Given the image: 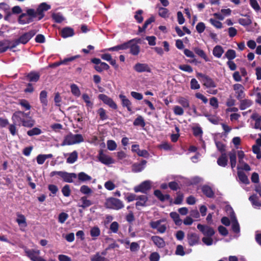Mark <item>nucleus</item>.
<instances>
[{
  "instance_id": "nucleus-16",
  "label": "nucleus",
  "mask_w": 261,
  "mask_h": 261,
  "mask_svg": "<svg viewBox=\"0 0 261 261\" xmlns=\"http://www.w3.org/2000/svg\"><path fill=\"white\" fill-rule=\"evenodd\" d=\"M81 57L80 55H76L74 56H72L71 57L65 58L64 60H61L59 62H55L49 65V67L51 68H55L57 67L62 64H67L68 62H72L75 60L76 59L79 58Z\"/></svg>"
},
{
  "instance_id": "nucleus-12",
  "label": "nucleus",
  "mask_w": 261,
  "mask_h": 261,
  "mask_svg": "<svg viewBox=\"0 0 261 261\" xmlns=\"http://www.w3.org/2000/svg\"><path fill=\"white\" fill-rule=\"evenodd\" d=\"M233 89L235 91L236 96L238 100H241L245 96L244 87L240 84H235L233 85Z\"/></svg>"
},
{
  "instance_id": "nucleus-3",
  "label": "nucleus",
  "mask_w": 261,
  "mask_h": 261,
  "mask_svg": "<svg viewBox=\"0 0 261 261\" xmlns=\"http://www.w3.org/2000/svg\"><path fill=\"white\" fill-rule=\"evenodd\" d=\"M50 8L49 5L46 3H42L38 6L36 11L33 9H29L27 10V12L29 16L33 18L38 17V20H40L44 17V12L49 10Z\"/></svg>"
},
{
  "instance_id": "nucleus-35",
  "label": "nucleus",
  "mask_w": 261,
  "mask_h": 261,
  "mask_svg": "<svg viewBox=\"0 0 261 261\" xmlns=\"http://www.w3.org/2000/svg\"><path fill=\"white\" fill-rule=\"evenodd\" d=\"M228 156L230 159L231 167L232 169H233L236 167L237 163L236 151L234 150H232L231 151L229 152L228 153Z\"/></svg>"
},
{
  "instance_id": "nucleus-56",
  "label": "nucleus",
  "mask_w": 261,
  "mask_h": 261,
  "mask_svg": "<svg viewBox=\"0 0 261 261\" xmlns=\"http://www.w3.org/2000/svg\"><path fill=\"white\" fill-rule=\"evenodd\" d=\"M62 193L65 197H69L71 194V190L70 186L68 185H65L62 189Z\"/></svg>"
},
{
  "instance_id": "nucleus-23",
  "label": "nucleus",
  "mask_w": 261,
  "mask_h": 261,
  "mask_svg": "<svg viewBox=\"0 0 261 261\" xmlns=\"http://www.w3.org/2000/svg\"><path fill=\"white\" fill-rule=\"evenodd\" d=\"M201 189L203 194L207 197L210 198L214 197L215 193L210 186L204 185L202 186Z\"/></svg>"
},
{
  "instance_id": "nucleus-4",
  "label": "nucleus",
  "mask_w": 261,
  "mask_h": 261,
  "mask_svg": "<svg viewBox=\"0 0 261 261\" xmlns=\"http://www.w3.org/2000/svg\"><path fill=\"white\" fill-rule=\"evenodd\" d=\"M36 33L37 31L36 30H32L23 33L17 39L12 42L11 47L15 48L20 43L27 44L36 35Z\"/></svg>"
},
{
  "instance_id": "nucleus-22",
  "label": "nucleus",
  "mask_w": 261,
  "mask_h": 261,
  "mask_svg": "<svg viewBox=\"0 0 261 261\" xmlns=\"http://www.w3.org/2000/svg\"><path fill=\"white\" fill-rule=\"evenodd\" d=\"M189 245L193 246L198 244L199 241V236L195 233H189L187 236Z\"/></svg>"
},
{
  "instance_id": "nucleus-49",
  "label": "nucleus",
  "mask_w": 261,
  "mask_h": 261,
  "mask_svg": "<svg viewBox=\"0 0 261 261\" xmlns=\"http://www.w3.org/2000/svg\"><path fill=\"white\" fill-rule=\"evenodd\" d=\"M51 17L56 23H61L64 20V17L60 13H53Z\"/></svg>"
},
{
  "instance_id": "nucleus-26",
  "label": "nucleus",
  "mask_w": 261,
  "mask_h": 261,
  "mask_svg": "<svg viewBox=\"0 0 261 261\" xmlns=\"http://www.w3.org/2000/svg\"><path fill=\"white\" fill-rule=\"evenodd\" d=\"M62 178L64 181L71 183L73 182V179L77 178V175L74 173H68L66 171H64Z\"/></svg>"
},
{
  "instance_id": "nucleus-37",
  "label": "nucleus",
  "mask_w": 261,
  "mask_h": 261,
  "mask_svg": "<svg viewBox=\"0 0 261 261\" xmlns=\"http://www.w3.org/2000/svg\"><path fill=\"white\" fill-rule=\"evenodd\" d=\"M151 240L154 244L160 248L163 247L165 246V241L162 238L159 236H152Z\"/></svg>"
},
{
  "instance_id": "nucleus-28",
  "label": "nucleus",
  "mask_w": 261,
  "mask_h": 261,
  "mask_svg": "<svg viewBox=\"0 0 261 261\" xmlns=\"http://www.w3.org/2000/svg\"><path fill=\"white\" fill-rule=\"evenodd\" d=\"M27 14V12L26 13H22L18 17V22L20 24H24L27 23H29L33 21V18L29 16V17H26Z\"/></svg>"
},
{
  "instance_id": "nucleus-51",
  "label": "nucleus",
  "mask_w": 261,
  "mask_h": 261,
  "mask_svg": "<svg viewBox=\"0 0 261 261\" xmlns=\"http://www.w3.org/2000/svg\"><path fill=\"white\" fill-rule=\"evenodd\" d=\"M225 57L228 59V61H231L236 57V51L233 49H228L225 54Z\"/></svg>"
},
{
  "instance_id": "nucleus-44",
  "label": "nucleus",
  "mask_w": 261,
  "mask_h": 261,
  "mask_svg": "<svg viewBox=\"0 0 261 261\" xmlns=\"http://www.w3.org/2000/svg\"><path fill=\"white\" fill-rule=\"evenodd\" d=\"M16 222L19 226L26 227L27 225L25 216L22 214H18Z\"/></svg>"
},
{
  "instance_id": "nucleus-8",
  "label": "nucleus",
  "mask_w": 261,
  "mask_h": 261,
  "mask_svg": "<svg viewBox=\"0 0 261 261\" xmlns=\"http://www.w3.org/2000/svg\"><path fill=\"white\" fill-rule=\"evenodd\" d=\"M91 62L95 64L94 68L98 72H101L103 70H108L110 69V66L107 63L101 62L98 58L91 59Z\"/></svg>"
},
{
  "instance_id": "nucleus-14",
  "label": "nucleus",
  "mask_w": 261,
  "mask_h": 261,
  "mask_svg": "<svg viewBox=\"0 0 261 261\" xmlns=\"http://www.w3.org/2000/svg\"><path fill=\"white\" fill-rule=\"evenodd\" d=\"M197 228L205 236L212 237L215 233L214 229L208 226L198 224Z\"/></svg>"
},
{
  "instance_id": "nucleus-42",
  "label": "nucleus",
  "mask_w": 261,
  "mask_h": 261,
  "mask_svg": "<svg viewBox=\"0 0 261 261\" xmlns=\"http://www.w3.org/2000/svg\"><path fill=\"white\" fill-rule=\"evenodd\" d=\"M90 235L93 238V240H95L99 236L100 234V230L98 226H94L90 230Z\"/></svg>"
},
{
  "instance_id": "nucleus-40",
  "label": "nucleus",
  "mask_w": 261,
  "mask_h": 261,
  "mask_svg": "<svg viewBox=\"0 0 261 261\" xmlns=\"http://www.w3.org/2000/svg\"><path fill=\"white\" fill-rule=\"evenodd\" d=\"M80 200L82 201V204L81 205H79V206L83 208L88 207L93 204L91 200H88L86 196L82 197Z\"/></svg>"
},
{
  "instance_id": "nucleus-45",
  "label": "nucleus",
  "mask_w": 261,
  "mask_h": 261,
  "mask_svg": "<svg viewBox=\"0 0 261 261\" xmlns=\"http://www.w3.org/2000/svg\"><path fill=\"white\" fill-rule=\"evenodd\" d=\"M169 10L164 7H160L159 9V15L162 18H166L169 17Z\"/></svg>"
},
{
  "instance_id": "nucleus-39",
  "label": "nucleus",
  "mask_w": 261,
  "mask_h": 261,
  "mask_svg": "<svg viewBox=\"0 0 261 261\" xmlns=\"http://www.w3.org/2000/svg\"><path fill=\"white\" fill-rule=\"evenodd\" d=\"M170 216L176 225L179 226L181 224L182 220L180 219L179 215L177 213L175 212H171L170 213Z\"/></svg>"
},
{
  "instance_id": "nucleus-24",
  "label": "nucleus",
  "mask_w": 261,
  "mask_h": 261,
  "mask_svg": "<svg viewBox=\"0 0 261 261\" xmlns=\"http://www.w3.org/2000/svg\"><path fill=\"white\" fill-rule=\"evenodd\" d=\"M47 92L45 90H42L39 94V99L43 109H46L48 105Z\"/></svg>"
},
{
  "instance_id": "nucleus-61",
  "label": "nucleus",
  "mask_w": 261,
  "mask_h": 261,
  "mask_svg": "<svg viewBox=\"0 0 261 261\" xmlns=\"http://www.w3.org/2000/svg\"><path fill=\"white\" fill-rule=\"evenodd\" d=\"M210 22L217 29H221L222 28V23L220 21L217 20L214 18H211L209 20Z\"/></svg>"
},
{
  "instance_id": "nucleus-64",
  "label": "nucleus",
  "mask_w": 261,
  "mask_h": 261,
  "mask_svg": "<svg viewBox=\"0 0 261 261\" xmlns=\"http://www.w3.org/2000/svg\"><path fill=\"white\" fill-rule=\"evenodd\" d=\"M205 29V24L202 22H198L196 26V31L199 34L203 33Z\"/></svg>"
},
{
  "instance_id": "nucleus-29",
  "label": "nucleus",
  "mask_w": 261,
  "mask_h": 261,
  "mask_svg": "<svg viewBox=\"0 0 261 261\" xmlns=\"http://www.w3.org/2000/svg\"><path fill=\"white\" fill-rule=\"evenodd\" d=\"M217 163L218 165L222 167H225L228 164V159L225 152L221 153V155L218 158Z\"/></svg>"
},
{
  "instance_id": "nucleus-19",
  "label": "nucleus",
  "mask_w": 261,
  "mask_h": 261,
  "mask_svg": "<svg viewBox=\"0 0 261 261\" xmlns=\"http://www.w3.org/2000/svg\"><path fill=\"white\" fill-rule=\"evenodd\" d=\"M132 151L136 152L139 156L147 158L149 156L148 152L145 149L140 150L139 145L138 144H134L132 146Z\"/></svg>"
},
{
  "instance_id": "nucleus-63",
  "label": "nucleus",
  "mask_w": 261,
  "mask_h": 261,
  "mask_svg": "<svg viewBox=\"0 0 261 261\" xmlns=\"http://www.w3.org/2000/svg\"><path fill=\"white\" fill-rule=\"evenodd\" d=\"M216 145L218 150L221 153H223L225 151L226 146L222 142L220 141L216 142Z\"/></svg>"
},
{
  "instance_id": "nucleus-58",
  "label": "nucleus",
  "mask_w": 261,
  "mask_h": 261,
  "mask_svg": "<svg viewBox=\"0 0 261 261\" xmlns=\"http://www.w3.org/2000/svg\"><path fill=\"white\" fill-rule=\"evenodd\" d=\"M80 192L86 195H88L91 194L92 192V190L86 185H83L80 188Z\"/></svg>"
},
{
  "instance_id": "nucleus-2",
  "label": "nucleus",
  "mask_w": 261,
  "mask_h": 261,
  "mask_svg": "<svg viewBox=\"0 0 261 261\" xmlns=\"http://www.w3.org/2000/svg\"><path fill=\"white\" fill-rule=\"evenodd\" d=\"M30 112L24 113L21 111H17L14 112L12 116V120L19 126L22 125L27 127H32L34 125V120L31 117H29V119H25L30 115Z\"/></svg>"
},
{
  "instance_id": "nucleus-57",
  "label": "nucleus",
  "mask_w": 261,
  "mask_h": 261,
  "mask_svg": "<svg viewBox=\"0 0 261 261\" xmlns=\"http://www.w3.org/2000/svg\"><path fill=\"white\" fill-rule=\"evenodd\" d=\"M107 148L109 150L113 151L117 148V144L116 142L112 140H110L107 141Z\"/></svg>"
},
{
  "instance_id": "nucleus-7",
  "label": "nucleus",
  "mask_w": 261,
  "mask_h": 261,
  "mask_svg": "<svg viewBox=\"0 0 261 261\" xmlns=\"http://www.w3.org/2000/svg\"><path fill=\"white\" fill-rule=\"evenodd\" d=\"M27 255L32 261H46L45 259L40 257V251L39 250L28 249L25 251ZM48 261H56V259L50 258Z\"/></svg>"
},
{
  "instance_id": "nucleus-21",
  "label": "nucleus",
  "mask_w": 261,
  "mask_h": 261,
  "mask_svg": "<svg viewBox=\"0 0 261 261\" xmlns=\"http://www.w3.org/2000/svg\"><path fill=\"white\" fill-rule=\"evenodd\" d=\"M203 85L206 88H215L217 87L216 83L210 76L205 75H202Z\"/></svg>"
},
{
  "instance_id": "nucleus-55",
  "label": "nucleus",
  "mask_w": 261,
  "mask_h": 261,
  "mask_svg": "<svg viewBox=\"0 0 261 261\" xmlns=\"http://www.w3.org/2000/svg\"><path fill=\"white\" fill-rule=\"evenodd\" d=\"M178 67L179 69L189 73H192L193 71L192 67L188 64L179 65Z\"/></svg>"
},
{
  "instance_id": "nucleus-46",
  "label": "nucleus",
  "mask_w": 261,
  "mask_h": 261,
  "mask_svg": "<svg viewBox=\"0 0 261 261\" xmlns=\"http://www.w3.org/2000/svg\"><path fill=\"white\" fill-rule=\"evenodd\" d=\"M133 124L135 126H141V127H144L145 125V122L142 116H139L134 120Z\"/></svg>"
},
{
  "instance_id": "nucleus-60",
  "label": "nucleus",
  "mask_w": 261,
  "mask_h": 261,
  "mask_svg": "<svg viewBox=\"0 0 261 261\" xmlns=\"http://www.w3.org/2000/svg\"><path fill=\"white\" fill-rule=\"evenodd\" d=\"M106 258L101 256L99 252H97L91 257V261H106Z\"/></svg>"
},
{
  "instance_id": "nucleus-62",
  "label": "nucleus",
  "mask_w": 261,
  "mask_h": 261,
  "mask_svg": "<svg viewBox=\"0 0 261 261\" xmlns=\"http://www.w3.org/2000/svg\"><path fill=\"white\" fill-rule=\"evenodd\" d=\"M68 218V215L64 212L61 213L59 215L58 221L61 223H64Z\"/></svg>"
},
{
  "instance_id": "nucleus-36",
  "label": "nucleus",
  "mask_w": 261,
  "mask_h": 261,
  "mask_svg": "<svg viewBox=\"0 0 261 261\" xmlns=\"http://www.w3.org/2000/svg\"><path fill=\"white\" fill-rule=\"evenodd\" d=\"M194 51L196 54H197L198 56L203 59L205 62L210 61V59L207 57L205 52L201 49L199 47H195L194 48Z\"/></svg>"
},
{
  "instance_id": "nucleus-34",
  "label": "nucleus",
  "mask_w": 261,
  "mask_h": 261,
  "mask_svg": "<svg viewBox=\"0 0 261 261\" xmlns=\"http://www.w3.org/2000/svg\"><path fill=\"white\" fill-rule=\"evenodd\" d=\"M246 18H240L238 19V22L240 24L247 27L250 25L252 23V20L250 18V16L248 15H245Z\"/></svg>"
},
{
  "instance_id": "nucleus-17",
  "label": "nucleus",
  "mask_w": 261,
  "mask_h": 261,
  "mask_svg": "<svg viewBox=\"0 0 261 261\" xmlns=\"http://www.w3.org/2000/svg\"><path fill=\"white\" fill-rule=\"evenodd\" d=\"M119 97L121 99L122 107L126 108L127 111L131 114L133 113L134 112L132 111V102L130 101L123 94H120Z\"/></svg>"
},
{
  "instance_id": "nucleus-6",
  "label": "nucleus",
  "mask_w": 261,
  "mask_h": 261,
  "mask_svg": "<svg viewBox=\"0 0 261 261\" xmlns=\"http://www.w3.org/2000/svg\"><path fill=\"white\" fill-rule=\"evenodd\" d=\"M105 205L108 208L116 210H119L124 207L123 202L120 199L114 197L107 198Z\"/></svg>"
},
{
  "instance_id": "nucleus-41",
  "label": "nucleus",
  "mask_w": 261,
  "mask_h": 261,
  "mask_svg": "<svg viewBox=\"0 0 261 261\" xmlns=\"http://www.w3.org/2000/svg\"><path fill=\"white\" fill-rule=\"evenodd\" d=\"M253 206L259 207L261 206V202L259 201L258 197L256 195H252L249 198Z\"/></svg>"
},
{
  "instance_id": "nucleus-32",
  "label": "nucleus",
  "mask_w": 261,
  "mask_h": 261,
  "mask_svg": "<svg viewBox=\"0 0 261 261\" xmlns=\"http://www.w3.org/2000/svg\"><path fill=\"white\" fill-rule=\"evenodd\" d=\"M77 177L80 181L85 182L92 179L91 176L84 172H81L77 175Z\"/></svg>"
},
{
  "instance_id": "nucleus-18",
  "label": "nucleus",
  "mask_w": 261,
  "mask_h": 261,
  "mask_svg": "<svg viewBox=\"0 0 261 261\" xmlns=\"http://www.w3.org/2000/svg\"><path fill=\"white\" fill-rule=\"evenodd\" d=\"M147 161L145 160H142L139 163H134L132 166V171L134 173L141 172L145 167Z\"/></svg>"
},
{
  "instance_id": "nucleus-54",
  "label": "nucleus",
  "mask_w": 261,
  "mask_h": 261,
  "mask_svg": "<svg viewBox=\"0 0 261 261\" xmlns=\"http://www.w3.org/2000/svg\"><path fill=\"white\" fill-rule=\"evenodd\" d=\"M17 124L15 122H13V123L9 124L8 129L12 135V136H14L17 134V129L16 127V125Z\"/></svg>"
},
{
  "instance_id": "nucleus-11",
  "label": "nucleus",
  "mask_w": 261,
  "mask_h": 261,
  "mask_svg": "<svg viewBox=\"0 0 261 261\" xmlns=\"http://www.w3.org/2000/svg\"><path fill=\"white\" fill-rule=\"evenodd\" d=\"M98 98L102 101L105 104L109 106L112 109L114 110H116L117 109V106L116 103L111 98L107 95L104 94H100L98 95Z\"/></svg>"
},
{
  "instance_id": "nucleus-50",
  "label": "nucleus",
  "mask_w": 261,
  "mask_h": 261,
  "mask_svg": "<svg viewBox=\"0 0 261 261\" xmlns=\"http://www.w3.org/2000/svg\"><path fill=\"white\" fill-rule=\"evenodd\" d=\"M97 114L99 116V118L101 120H107L109 118L107 115L106 111L102 108H100L97 111Z\"/></svg>"
},
{
  "instance_id": "nucleus-27",
  "label": "nucleus",
  "mask_w": 261,
  "mask_h": 261,
  "mask_svg": "<svg viewBox=\"0 0 261 261\" xmlns=\"http://www.w3.org/2000/svg\"><path fill=\"white\" fill-rule=\"evenodd\" d=\"M11 43L12 42L7 40L0 41V54L6 51L8 49H12L11 47Z\"/></svg>"
},
{
  "instance_id": "nucleus-13",
  "label": "nucleus",
  "mask_w": 261,
  "mask_h": 261,
  "mask_svg": "<svg viewBox=\"0 0 261 261\" xmlns=\"http://www.w3.org/2000/svg\"><path fill=\"white\" fill-rule=\"evenodd\" d=\"M97 158L99 162L106 165L114 163L113 159L110 156L105 154L102 149L99 151Z\"/></svg>"
},
{
  "instance_id": "nucleus-9",
  "label": "nucleus",
  "mask_w": 261,
  "mask_h": 261,
  "mask_svg": "<svg viewBox=\"0 0 261 261\" xmlns=\"http://www.w3.org/2000/svg\"><path fill=\"white\" fill-rule=\"evenodd\" d=\"M165 221L164 219H160L156 221H151L149 223V226L153 229H156L158 231L161 233L165 232L167 229V226L165 224L161 225V223Z\"/></svg>"
},
{
  "instance_id": "nucleus-15",
  "label": "nucleus",
  "mask_w": 261,
  "mask_h": 261,
  "mask_svg": "<svg viewBox=\"0 0 261 261\" xmlns=\"http://www.w3.org/2000/svg\"><path fill=\"white\" fill-rule=\"evenodd\" d=\"M134 69L139 73L144 72H151V71L150 67L146 63H137L134 66Z\"/></svg>"
},
{
  "instance_id": "nucleus-5",
  "label": "nucleus",
  "mask_w": 261,
  "mask_h": 261,
  "mask_svg": "<svg viewBox=\"0 0 261 261\" xmlns=\"http://www.w3.org/2000/svg\"><path fill=\"white\" fill-rule=\"evenodd\" d=\"M84 138L81 134L73 135L71 133L67 135L62 143V146L71 145L84 142Z\"/></svg>"
},
{
  "instance_id": "nucleus-53",
  "label": "nucleus",
  "mask_w": 261,
  "mask_h": 261,
  "mask_svg": "<svg viewBox=\"0 0 261 261\" xmlns=\"http://www.w3.org/2000/svg\"><path fill=\"white\" fill-rule=\"evenodd\" d=\"M41 133V129L38 127H34L32 129L29 130L27 132V135L31 137L35 135H39Z\"/></svg>"
},
{
  "instance_id": "nucleus-1",
  "label": "nucleus",
  "mask_w": 261,
  "mask_h": 261,
  "mask_svg": "<svg viewBox=\"0 0 261 261\" xmlns=\"http://www.w3.org/2000/svg\"><path fill=\"white\" fill-rule=\"evenodd\" d=\"M140 43L141 39L136 38L106 50L109 51H118L120 50L129 49V53L131 55L138 56L140 52V46L138 44Z\"/></svg>"
},
{
  "instance_id": "nucleus-25",
  "label": "nucleus",
  "mask_w": 261,
  "mask_h": 261,
  "mask_svg": "<svg viewBox=\"0 0 261 261\" xmlns=\"http://www.w3.org/2000/svg\"><path fill=\"white\" fill-rule=\"evenodd\" d=\"M60 34L63 38L72 37L74 35V30L70 27H65L61 30Z\"/></svg>"
},
{
  "instance_id": "nucleus-31",
  "label": "nucleus",
  "mask_w": 261,
  "mask_h": 261,
  "mask_svg": "<svg viewBox=\"0 0 261 261\" xmlns=\"http://www.w3.org/2000/svg\"><path fill=\"white\" fill-rule=\"evenodd\" d=\"M224 51L223 47L221 45H217L213 48V54L215 57L220 58L224 53Z\"/></svg>"
},
{
  "instance_id": "nucleus-47",
  "label": "nucleus",
  "mask_w": 261,
  "mask_h": 261,
  "mask_svg": "<svg viewBox=\"0 0 261 261\" xmlns=\"http://www.w3.org/2000/svg\"><path fill=\"white\" fill-rule=\"evenodd\" d=\"M74 119L75 121L79 122L80 125H77L76 127L79 129H82L83 128V117L82 116V113H77L76 116H75L74 117Z\"/></svg>"
},
{
  "instance_id": "nucleus-20",
  "label": "nucleus",
  "mask_w": 261,
  "mask_h": 261,
  "mask_svg": "<svg viewBox=\"0 0 261 261\" xmlns=\"http://www.w3.org/2000/svg\"><path fill=\"white\" fill-rule=\"evenodd\" d=\"M136 200L138 201L136 203V207L137 210H139V206H146L147 205L146 202L148 198L146 195H142L138 196L136 198Z\"/></svg>"
},
{
  "instance_id": "nucleus-43",
  "label": "nucleus",
  "mask_w": 261,
  "mask_h": 261,
  "mask_svg": "<svg viewBox=\"0 0 261 261\" xmlns=\"http://www.w3.org/2000/svg\"><path fill=\"white\" fill-rule=\"evenodd\" d=\"M238 175L239 179L242 182L243 184L246 185L249 184V180L247 176L245 174V173L243 171H238Z\"/></svg>"
},
{
  "instance_id": "nucleus-10",
  "label": "nucleus",
  "mask_w": 261,
  "mask_h": 261,
  "mask_svg": "<svg viewBox=\"0 0 261 261\" xmlns=\"http://www.w3.org/2000/svg\"><path fill=\"white\" fill-rule=\"evenodd\" d=\"M151 189L150 182L148 180H146L139 185L136 186L134 190L136 193L141 192L142 193L147 194V192Z\"/></svg>"
},
{
  "instance_id": "nucleus-52",
  "label": "nucleus",
  "mask_w": 261,
  "mask_h": 261,
  "mask_svg": "<svg viewBox=\"0 0 261 261\" xmlns=\"http://www.w3.org/2000/svg\"><path fill=\"white\" fill-rule=\"evenodd\" d=\"M143 13L142 10H138L135 13L134 18L139 23H142L143 21V17L142 15Z\"/></svg>"
},
{
  "instance_id": "nucleus-33",
  "label": "nucleus",
  "mask_w": 261,
  "mask_h": 261,
  "mask_svg": "<svg viewBox=\"0 0 261 261\" xmlns=\"http://www.w3.org/2000/svg\"><path fill=\"white\" fill-rule=\"evenodd\" d=\"M40 74L36 72H31L27 76V79L30 82H37L40 79Z\"/></svg>"
},
{
  "instance_id": "nucleus-59",
  "label": "nucleus",
  "mask_w": 261,
  "mask_h": 261,
  "mask_svg": "<svg viewBox=\"0 0 261 261\" xmlns=\"http://www.w3.org/2000/svg\"><path fill=\"white\" fill-rule=\"evenodd\" d=\"M178 102L185 108H188L190 106L189 100L184 97L179 98Z\"/></svg>"
},
{
  "instance_id": "nucleus-38",
  "label": "nucleus",
  "mask_w": 261,
  "mask_h": 261,
  "mask_svg": "<svg viewBox=\"0 0 261 261\" xmlns=\"http://www.w3.org/2000/svg\"><path fill=\"white\" fill-rule=\"evenodd\" d=\"M78 158V153L76 150L73 151L69 154L66 162L68 164H73L76 162Z\"/></svg>"
},
{
  "instance_id": "nucleus-48",
  "label": "nucleus",
  "mask_w": 261,
  "mask_h": 261,
  "mask_svg": "<svg viewBox=\"0 0 261 261\" xmlns=\"http://www.w3.org/2000/svg\"><path fill=\"white\" fill-rule=\"evenodd\" d=\"M176 197L175 198L174 201H173V203L175 204H180L182 203L184 199V194L180 191H178L176 193Z\"/></svg>"
},
{
  "instance_id": "nucleus-30",
  "label": "nucleus",
  "mask_w": 261,
  "mask_h": 261,
  "mask_svg": "<svg viewBox=\"0 0 261 261\" xmlns=\"http://www.w3.org/2000/svg\"><path fill=\"white\" fill-rule=\"evenodd\" d=\"M240 109L241 110H244L250 107L253 104L252 101L249 99H242L241 100H240Z\"/></svg>"
}]
</instances>
